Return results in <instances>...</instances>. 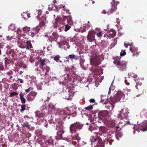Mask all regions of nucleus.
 Listing matches in <instances>:
<instances>
[{
	"mask_svg": "<svg viewBox=\"0 0 147 147\" xmlns=\"http://www.w3.org/2000/svg\"><path fill=\"white\" fill-rule=\"evenodd\" d=\"M57 123V124L56 125V128L55 129L58 130V131L57 132V136L55 137L56 139L65 140L70 143H71L73 144L79 143L80 138L78 136V134L76 132L77 130H80L81 129L82 125L78 123L72 124L69 127L70 131L72 134L71 136H70L64 137L62 136L64 133L62 123L61 121H58Z\"/></svg>",
	"mask_w": 147,
	"mask_h": 147,
	"instance_id": "obj_1",
	"label": "nucleus"
},
{
	"mask_svg": "<svg viewBox=\"0 0 147 147\" xmlns=\"http://www.w3.org/2000/svg\"><path fill=\"white\" fill-rule=\"evenodd\" d=\"M55 104L52 102H50L49 104V109H51V112L53 114L56 115L60 116L61 118H65L66 115H71L73 117H75L76 116V111L74 110H72V109L66 108L65 109V112L64 111L61 110L58 108H56L55 107Z\"/></svg>",
	"mask_w": 147,
	"mask_h": 147,
	"instance_id": "obj_2",
	"label": "nucleus"
},
{
	"mask_svg": "<svg viewBox=\"0 0 147 147\" xmlns=\"http://www.w3.org/2000/svg\"><path fill=\"white\" fill-rule=\"evenodd\" d=\"M94 117L96 121L100 123L103 122L111 127L115 126L116 124L115 120L110 118L109 115L107 111H100L97 115H94Z\"/></svg>",
	"mask_w": 147,
	"mask_h": 147,
	"instance_id": "obj_3",
	"label": "nucleus"
},
{
	"mask_svg": "<svg viewBox=\"0 0 147 147\" xmlns=\"http://www.w3.org/2000/svg\"><path fill=\"white\" fill-rule=\"evenodd\" d=\"M37 142L41 145V147H53L54 144H55L52 137L47 139L44 136H39L37 139Z\"/></svg>",
	"mask_w": 147,
	"mask_h": 147,
	"instance_id": "obj_4",
	"label": "nucleus"
},
{
	"mask_svg": "<svg viewBox=\"0 0 147 147\" xmlns=\"http://www.w3.org/2000/svg\"><path fill=\"white\" fill-rule=\"evenodd\" d=\"M49 61L46 59L40 58L39 60V69L38 71L40 75L46 76L50 68L47 66L46 63Z\"/></svg>",
	"mask_w": 147,
	"mask_h": 147,
	"instance_id": "obj_5",
	"label": "nucleus"
},
{
	"mask_svg": "<svg viewBox=\"0 0 147 147\" xmlns=\"http://www.w3.org/2000/svg\"><path fill=\"white\" fill-rule=\"evenodd\" d=\"M123 110L125 111V113L123 114L124 116L123 117L120 116V117H118L119 120H120L119 122V125L122 127L125 126L127 124L128 125L130 123L129 121H127L128 115L129 113L128 109L127 108L125 107L121 110V112H123Z\"/></svg>",
	"mask_w": 147,
	"mask_h": 147,
	"instance_id": "obj_6",
	"label": "nucleus"
},
{
	"mask_svg": "<svg viewBox=\"0 0 147 147\" xmlns=\"http://www.w3.org/2000/svg\"><path fill=\"white\" fill-rule=\"evenodd\" d=\"M134 130V134L135 133L136 131L139 133L140 131H145L147 130V120H145L143 122L140 123L139 122H137V125H134L133 127Z\"/></svg>",
	"mask_w": 147,
	"mask_h": 147,
	"instance_id": "obj_7",
	"label": "nucleus"
},
{
	"mask_svg": "<svg viewBox=\"0 0 147 147\" xmlns=\"http://www.w3.org/2000/svg\"><path fill=\"white\" fill-rule=\"evenodd\" d=\"M60 38L61 41L60 43H59L58 42H57L59 47L63 48L65 50L69 49V47L68 43L69 38H66L63 36H60Z\"/></svg>",
	"mask_w": 147,
	"mask_h": 147,
	"instance_id": "obj_8",
	"label": "nucleus"
},
{
	"mask_svg": "<svg viewBox=\"0 0 147 147\" xmlns=\"http://www.w3.org/2000/svg\"><path fill=\"white\" fill-rule=\"evenodd\" d=\"M124 97L125 94H124L121 91H118L116 92L115 95L112 98H111L110 100L112 103H114L120 100H121V101H122Z\"/></svg>",
	"mask_w": 147,
	"mask_h": 147,
	"instance_id": "obj_9",
	"label": "nucleus"
},
{
	"mask_svg": "<svg viewBox=\"0 0 147 147\" xmlns=\"http://www.w3.org/2000/svg\"><path fill=\"white\" fill-rule=\"evenodd\" d=\"M113 63L116 65L118 68L120 69L122 71L126 70L127 64V62L126 61H123L120 62L119 60L116 59L114 61Z\"/></svg>",
	"mask_w": 147,
	"mask_h": 147,
	"instance_id": "obj_10",
	"label": "nucleus"
},
{
	"mask_svg": "<svg viewBox=\"0 0 147 147\" xmlns=\"http://www.w3.org/2000/svg\"><path fill=\"white\" fill-rule=\"evenodd\" d=\"M40 111H36L35 114L36 116L38 117H45L46 114L48 112V111L46 109L45 106L43 105L41 108Z\"/></svg>",
	"mask_w": 147,
	"mask_h": 147,
	"instance_id": "obj_11",
	"label": "nucleus"
},
{
	"mask_svg": "<svg viewBox=\"0 0 147 147\" xmlns=\"http://www.w3.org/2000/svg\"><path fill=\"white\" fill-rule=\"evenodd\" d=\"M65 7V6L63 5H59V7H58L56 5H53L52 4H50L49 5L48 8L50 10H54L59 12V10H63L64 12L65 11V10H64V9Z\"/></svg>",
	"mask_w": 147,
	"mask_h": 147,
	"instance_id": "obj_12",
	"label": "nucleus"
},
{
	"mask_svg": "<svg viewBox=\"0 0 147 147\" xmlns=\"http://www.w3.org/2000/svg\"><path fill=\"white\" fill-rule=\"evenodd\" d=\"M95 32L91 30H89L87 36V40L90 42L94 41L95 39Z\"/></svg>",
	"mask_w": 147,
	"mask_h": 147,
	"instance_id": "obj_13",
	"label": "nucleus"
},
{
	"mask_svg": "<svg viewBox=\"0 0 147 147\" xmlns=\"http://www.w3.org/2000/svg\"><path fill=\"white\" fill-rule=\"evenodd\" d=\"M100 56L99 55H95L93 56L91 60V63L92 65L98 64L99 61H100Z\"/></svg>",
	"mask_w": 147,
	"mask_h": 147,
	"instance_id": "obj_14",
	"label": "nucleus"
},
{
	"mask_svg": "<svg viewBox=\"0 0 147 147\" xmlns=\"http://www.w3.org/2000/svg\"><path fill=\"white\" fill-rule=\"evenodd\" d=\"M119 3L118 2H116L114 0H112V2H111V4L112 5V7L111 10L107 12L108 14H110L112 13V11H114L117 8L116 6Z\"/></svg>",
	"mask_w": 147,
	"mask_h": 147,
	"instance_id": "obj_15",
	"label": "nucleus"
},
{
	"mask_svg": "<svg viewBox=\"0 0 147 147\" xmlns=\"http://www.w3.org/2000/svg\"><path fill=\"white\" fill-rule=\"evenodd\" d=\"M46 16H43L41 17L40 20V22L39 26H40V28L43 29L45 28V24L47 23V21L46 20Z\"/></svg>",
	"mask_w": 147,
	"mask_h": 147,
	"instance_id": "obj_16",
	"label": "nucleus"
},
{
	"mask_svg": "<svg viewBox=\"0 0 147 147\" xmlns=\"http://www.w3.org/2000/svg\"><path fill=\"white\" fill-rule=\"evenodd\" d=\"M26 79H28V77L30 78V85L31 86L36 85L37 84V80H36V77L34 76H30L26 75L25 77Z\"/></svg>",
	"mask_w": 147,
	"mask_h": 147,
	"instance_id": "obj_17",
	"label": "nucleus"
},
{
	"mask_svg": "<svg viewBox=\"0 0 147 147\" xmlns=\"http://www.w3.org/2000/svg\"><path fill=\"white\" fill-rule=\"evenodd\" d=\"M40 28V26L39 25L36 28H33L30 33H29L30 35H31L32 37L34 36L38 32Z\"/></svg>",
	"mask_w": 147,
	"mask_h": 147,
	"instance_id": "obj_18",
	"label": "nucleus"
},
{
	"mask_svg": "<svg viewBox=\"0 0 147 147\" xmlns=\"http://www.w3.org/2000/svg\"><path fill=\"white\" fill-rule=\"evenodd\" d=\"M57 36V35L56 32H53L52 33V35L49 37L48 40L49 41L51 42H55Z\"/></svg>",
	"mask_w": 147,
	"mask_h": 147,
	"instance_id": "obj_19",
	"label": "nucleus"
},
{
	"mask_svg": "<svg viewBox=\"0 0 147 147\" xmlns=\"http://www.w3.org/2000/svg\"><path fill=\"white\" fill-rule=\"evenodd\" d=\"M58 16H57V18H55V15H54V18L55 19V20L52 21V23L54 24V27H58L59 26L60 24H61L60 22V20Z\"/></svg>",
	"mask_w": 147,
	"mask_h": 147,
	"instance_id": "obj_20",
	"label": "nucleus"
},
{
	"mask_svg": "<svg viewBox=\"0 0 147 147\" xmlns=\"http://www.w3.org/2000/svg\"><path fill=\"white\" fill-rule=\"evenodd\" d=\"M104 105L107 109H109L110 111L113 110L114 107L113 104L111 103L110 102H104Z\"/></svg>",
	"mask_w": 147,
	"mask_h": 147,
	"instance_id": "obj_21",
	"label": "nucleus"
},
{
	"mask_svg": "<svg viewBox=\"0 0 147 147\" xmlns=\"http://www.w3.org/2000/svg\"><path fill=\"white\" fill-rule=\"evenodd\" d=\"M37 93L35 92L32 91L30 92L28 96V99L31 101H32L36 95Z\"/></svg>",
	"mask_w": 147,
	"mask_h": 147,
	"instance_id": "obj_22",
	"label": "nucleus"
},
{
	"mask_svg": "<svg viewBox=\"0 0 147 147\" xmlns=\"http://www.w3.org/2000/svg\"><path fill=\"white\" fill-rule=\"evenodd\" d=\"M108 37L109 39L114 37L116 35V32L115 30L111 29L108 32Z\"/></svg>",
	"mask_w": 147,
	"mask_h": 147,
	"instance_id": "obj_23",
	"label": "nucleus"
},
{
	"mask_svg": "<svg viewBox=\"0 0 147 147\" xmlns=\"http://www.w3.org/2000/svg\"><path fill=\"white\" fill-rule=\"evenodd\" d=\"M67 94L68 95V96H66L65 97H64V98L67 99L68 100H70L74 95V93L72 90H70L67 93Z\"/></svg>",
	"mask_w": 147,
	"mask_h": 147,
	"instance_id": "obj_24",
	"label": "nucleus"
},
{
	"mask_svg": "<svg viewBox=\"0 0 147 147\" xmlns=\"http://www.w3.org/2000/svg\"><path fill=\"white\" fill-rule=\"evenodd\" d=\"M64 21L67 20V23L70 25H72L73 24V22L71 19V16H65L63 18Z\"/></svg>",
	"mask_w": 147,
	"mask_h": 147,
	"instance_id": "obj_25",
	"label": "nucleus"
},
{
	"mask_svg": "<svg viewBox=\"0 0 147 147\" xmlns=\"http://www.w3.org/2000/svg\"><path fill=\"white\" fill-rule=\"evenodd\" d=\"M22 16L25 20H26L30 17V15L29 13H27L25 12H23L22 13Z\"/></svg>",
	"mask_w": 147,
	"mask_h": 147,
	"instance_id": "obj_26",
	"label": "nucleus"
},
{
	"mask_svg": "<svg viewBox=\"0 0 147 147\" xmlns=\"http://www.w3.org/2000/svg\"><path fill=\"white\" fill-rule=\"evenodd\" d=\"M129 45L130 46L129 50L131 51L132 52L134 53L138 49L137 48L135 47H133V46L132 43Z\"/></svg>",
	"mask_w": 147,
	"mask_h": 147,
	"instance_id": "obj_27",
	"label": "nucleus"
},
{
	"mask_svg": "<svg viewBox=\"0 0 147 147\" xmlns=\"http://www.w3.org/2000/svg\"><path fill=\"white\" fill-rule=\"evenodd\" d=\"M26 49H29L32 48V45L31 44L30 42L28 41L26 42Z\"/></svg>",
	"mask_w": 147,
	"mask_h": 147,
	"instance_id": "obj_28",
	"label": "nucleus"
},
{
	"mask_svg": "<svg viewBox=\"0 0 147 147\" xmlns=\"http://www.w3.org/2000/svg\"><path fill=\"white\" fill-rule=\"evenodd\" d=\"M123 134L121 132H117L115 134L116 138L118 140H119V138H121Z\"/></svg>",
	"mask_w": 147,
	"mask_h": 147,
	"instance_id": "obj_29",
	"label": "nucleus"
},
{
	"mask_svg": "<svg viewBox=\"0 0 147 147\" xmlns=\"http://www.w3.org/2000/svg\"><path fill=\"white\" fill-rule=\"evenodd\" d=\"M68 57L69 58L71 59H75L77 60L78 59V57L74 54L69 55Z\"/></svg>",
	"mask_w": 147,
	"mask_h": 147,
	"instance_id": "obj_30",
	"label": "nucleus"
},
{
	"mask_svg": "<svg viewBox=\"0 0 147 147\" xmlns=\"http://www.w3.org/2000/svg\"><path fill=\"white\" fill-rule=\"evenodd\" d=\"M101 102H105L107 100V96L106 95L100 96Z\"/></svg>",
	"mask_w": 147,
	"mask_h": 147,
	"instance_id": "obj_31",
	"label": "nucleus"
},
{
	"mask_svg": "<svg viewBox=\"0 0 147 147\" xmlns=\"http://www.w3.org/2000/svg\"><path fill=\"white\" fill-rule=\"evenodd\" d=\"M20 96L22 102V103H24L26 102V99L24 98L23 95L22 94H20Z\"/></svg>",
	"mask_w": 147,
	"mask_h": 147,
	"instance_id": "obj_32",
	"label": "nucleus"
},
{
	"mask_svg": "<svg viewBox=\"0 0 147 147\" xmlns=\"http://www.w3.org/2000/svg\"><path fill=\"white\" fill-rule=\"evenodd\" d=\"M18 46L20 48L22 49H24L26 48V44L25 43L23 42L20 43V42L18 43Z\"/></svg>",
	"mask_w": 147,
	"mask_h": 147,
	"instance_id": "obj_33",
	"label": "nucleus"
},
{
	"mask_svg": "<svg viewBox=\"0 0 147 147\" xmlns=\"http://www.w3.org/2000/svg\"><path fill=\"white\" fill-rule=\"evenodd\" d=\"M25 36L24 34L20 35L18 37V39L19 40L23 41L24 40V39H25Z\"/></svg>",
	"mask_w": 147,
	"mask_h": 147,
	"instance_id": "obj_34",
	"label": "nucleus"
},
{
	"mask_svg": "<svg viewBox=\"0 0 147 147\" xmlns=\"http://www.w3.org/2000/svg\"><path fill=\"white\" fill-rule=\"evenodd\" d=\"M80 65L81 66L82 68H83L84 69V65L83 64V63L84 62V60L83 59L81 58L80 59Z\"/></svg>",
	"mask_w": 147,
	"mask_h": 147,
	"instance_id": "obj_35",
	"label": "nucleus"
},
{
	"mask_svg": "<svg viewBox=\"0 0 147 147\" xmlns=\"http://www.w3.org/2000/svg\"><path fill=\"white\" fill-rule=\"evenodd\" d=\"M15 28V26L13 24H11L8 27L9 30H14Z\"/></svg>",
	"mask_w": 147,
	"mask_h": 147,
	"instance_id": "obj_36",
	"label": "nucleus"
},
{
	"mask_svg": "<svg viewBox=\"0 0 147 147\" xmlns=\"http://www.w3.org/2000/svg\"><path fill=\"white\" fill-rule=\"evenodd\" d=\"M125 108L121 109L120 111H119V113L117 115V117H120V116H121L122 117H123L124 116L123 115V114L125 113V111L124 110L123 111V112L121 113V110L123 109H124Z\"/></svg>",
	"mask_w": 147,
	"mask_h": 147,
	"instance_id": "obj_37",
	"label": "nucleus"
},
{
	"mask_svg": "<svg viewBox=\"0 0 147 147\" xmlns=\"http://www.w3.org/2000/svg\"><path fill=\"white\" fill-rule=\"evenodd\" d=\"M26 105H22L21 106V109L20 110L21 112L22 113L26 110Z\"/></svg>",
	"mask_w": 147,
	"mask_h": 147,
	"instance_id": "obj_38",
	"label": "nucleus"
},
{
	"mask_svg": "<svg viewBox=\"0 0 147 147\" xmlns=\"http://www.w3.org/2000/svg\"><path fill=\"white\" fill-rule=\"evenodd\" d=\"M22 126L23 127H28V128H29L30 125L28 124V123L27 122L24 123H23L22 124Z\"/></svg>",
	"mask_w": 147,
	"mask_h": 147,
	"instance_id": "obj_39",
	"label": "nucleus"
},
{
	"mask_svg": "<svg viewBox=\"0 0 147 147\" xmlns=\"http://www.w3.org/2000/svg\"><path fill=\"white\" fill-rule=\"evenodd\" d=\"M23 30L25 32H27L29 31L30 28L26 26L23 28Z\"/></svg>",
	"mask_w": 147,
	"mask_h": 147,
	"instance_id": "obj_40",
	"label": "nucleus"
},
{
	"mask_svg": "<svg viewBox=\"0 0 147 147\" xmlns=\"http://www.w3.org/2000/svg\"><path fill=\"white\" fill-rule=\"evenodd\" d=\"M130 76L132 77L133 78H136L137 76L136 74L133 73H130V74H129L128 76Z\"/></svg>",
	"mask_w": 147,
	"mask_h": 147,
	"instance_id": "obj_41",
	"label": "nucleus"
},
{
	"mask_svg": "<svg viewBox=\"0 0 147 147\" xmlns=\"http://www.w3.org/2000/svg\"><path fill=\"white\" fill-rule=\"evenodd\" d=\"M96 129V128L94 127L92 125H90L89 128V130L91 132L94 131Z\"/></svg>",
	"mask_w": 147,
	"mask_h": 147,
	"instance_id": "obj_42",
	"label": "nucleus"
},
{
	"mask_svg": "<svg viewBox=\"0 0 147 147\" xmlns=\"http://www.w3.org/2000/svg\"><path fill=\"white\" fill-rule=\"evenodd\" d=\"M93 108L92 105H89V106L85 108V109L88 111H89Z\"/></svg>",
	"mask_w": 147,
	"mask_h": 147,
	"instance_id": "obj_43",
	"label": "nucleus"
},
{
	"mask_svg": "<svg viewBox=\"0 0 147 147\" xmlns=\"http://www.w3.org/2000/svg\"><path fill=\"white\" fill-rule=\"evenodd\" d=\"M114 81V80H113V82H112L111 84V85L109 88V89H111V90H113L114 89V88H115V86L113 85Z\"/></svg>",
	"mask_w": 147,
	"mask_h": 147,
	"instance_id": "obj_44",
	"label": "nucleus"
},
{
	"mask_svg": "<svg viewBox=\"0 0 147 147\" xmlns=\"http://www.w3.org/2000/svg\"><path fill=\"white\" fill-rule=\"evenodd\" d=\"M59 55H57L54 57V59L57 62H59Z\"/></svg>",
	"mask_w": 147,
	"mask_h": 147,
	"instance_id": "obj_45",
	"label": "nucleus"
},
{
	"mask_svg": "<svg viewBox=\"0 0 147 147\" xmlns=\"http://www.w3.org/2000/svg\"><path fill=\"white\" fill-rule=\"evenodd\" d=\"M126 54V53L125 51H122L120 53L121 56H123Z\"/></svg>",
	"mask_w": 147,
	"mask_h": 147,
	"instance_id": "obj_46",
	"label": "nucleus"
},
{
	"mask_svg": "<svg viewBox=\"0 0 147 147\" xmlns=\"http://www.w3.org/2000/svg\"><path fill=\"white\" fill-rule=\"evenodd\" d=\"M70 26L69 25H67L65 26V30L66 31L69 30L70 28Z\"/></svg>",
	"mask_w": 147,
	"mask_h": 147,
	"instance_id": "obj_47",
	"label": "nucleus"
},
{
	"mask_svg": "<svg viewBox=\"0 0 147 147\" xmlns=\"http://www.w3.org/2000/svg\"><path fill=\"white\" fill-rule=\"evenodd\" d=\"M4 69V67L3 65L1 63H0V70L3 71Z\"/></svg>",
	"mask_w": 147,
	"mask_h": 147,
	"instance_id": "obj_48",
	"label": "nucleus"
},
{
	"mask_svg": "<svg viewBox=\"0 0 147 147\" xmlns=\"http://www.w3.org/2000/svg\"><path fill=\"white\" fill-rule=\"evenodd\" d=\"M96 35L98 37H101L102 36V34L101 32H99L98 33H97Z\"/></svg>",
	"mask_w": 147,
	"mask_h": 147,
	"instance_id": "obj_49",
	"label": "nucleus"
},
{
	"mask_svg": "<svg viewBox=\"0 0 147 147\" xmlns=\"http://www.w3.org/2000/svg\"><path fill=\"white\" fill-rule=\"evenodd\" d=\"M33 88L32 87H30L28 89L25 90V91L26 92H28L31 90L33 89Z\"/></svg>",
	"mask_w": 147,
	"mask_h": 147,
	"instance_id": "obj_50",
	"label": "nucleus"
},
{
	"mask_svg": "<svg viewBox=\"0 0 147 147\" xmlns=\"http://www.w3.org/2000/svg\"><path fill=\"white\" fill-rule=\"evenodd\" d=\"M20 67L23 68H26L27 67V66L26 65L24 64H22L20 65Z\"/></svg>",
	"mask_w": 147,
	"mask_h": 147,
	"instance_id": "obj_51",
	"label": "nucleus"
},
{
	"mask_svg": "<svg viewBox=\"0 0 147 147\" xmlns=\"http://www.w3.org/2000/svg\"><path fill=\"white\" fill-rule=\"evenodd\" d=\"M18 94V93L16 92H14L12 93H11L10 94V96H12L13 95H17Z\"/></svg>",
	"mask_w": 147,
	"mask_h": 147,
	"instance_id": "obj_52",
	"label": "nucleus"
},
{
	"mask_svg": "<svg viewBox=\"0 0 147 147\" xmlns=\"http://www.w3.org/2000/svg\"><path fill=\"white\" fill-rule=\"evenodd\" d=\"M146 112L147 113V111L146 112V110L142 111L140 113L141 116V117Z\"/></svg>",
	"mask_w": 147,
	"mask_h": 147,
	"instance_id": "obj_53",
	"label": "nucleus"
},
{
	"mask_svg": "<svg viewBox=\"0 0 147 147\" xmlns=\"http://www.w3.org/2000/svg\"><path fill=\"white\" fill-rule=\"evenodd\" d=\"M38 15V16H40L41 13V11L40 10H38L37 11Z\"/></svg>",
	"mask_w": 147,
	"mask_h": 147,
	"instance_id": "obj_54",
	"label": "nucleus"
},
{
	"mask_svg": "<svg viewBox=\"0 0 147 147\" xmlns=\"http://www.w3.org/2000/svg\"><path fill=\"white\" fill-rule=\"evenodd\" d=\"M67 76L66 75H64L63 76H62V77L63 79H64V80H65L67 79L66 77Z\"/></svg>",
	"mask_w": 147,
	"mask_h": 147,
	"instance_id": "obj_55",
	"label": "nucleus"
},
{
	"mask_svg": "<svg viewBox=\"0 0 147 147\" xmlns=\"http://www.w3.org/2000/svg\"><path fill=\"white\" fill-rule=\"evenodd\" d=\"M12 74H13L12 72L11 71H10L9 72H8L7 73V75H8L9 76V75H12Z\"/></svg>",
	"mask_w": 147,
	"mask_h": 147,
	"instance_id": "obj_56",
	"label": "nucleus"
},
{
	"mask_svg": "<svg viewBox=\"0 0 147 147\" xmlns=\"http://www.w3.org/2000/svg\"><path fill=\"white\" fill-rule=\"evenodd\" d=\"M18 80L20 81V83L22 84L23 83L24 81L23 80L20 78H18Z\"/></svg>",
	"mask_w": 147,
	"mask_h": 147,
	"instance_id": "obj_57",
	"label": "nucleus"
},
{
	"mask_svg": "<svg viewBox=\"0 0 147 147\" xmlns=\"http://www.w3.org/2000/svg\"><path fill=\"white\" fill-rule=\"evenodd\" d=\"M90 27V25L89 24H87V25H86L85 26V28H87L88 29Z\"/></svg>",
	"mask_w": 147,
	"mask_h": 147,
	"instance_id": "obj_58",
	"label": "nucleus"
},
{
	"mask_svg": "<svg viewBox=\"0 0 147 147\" xmlns=\"http://www.w3.org/2000/svg\"><path fill=\"white\" fill-rule=\"evenodd\" d=\"M24 117L25 118L26 120H27L28 119H30V117L27 116H24Z\"/></svg>",
	"mask_w": 147,
	"mask_h": 147,
	"instance_id": "obj_59",
	"label": "nucleus"
},
{
	"mask_svg": "<svg viewBox=\"0 0 147 147\" xmlns=\"http://www.w3.org/2000/svg\"><path fill=\"white\" fill-rule=\"evenodd\" d=\"M90 102L91 103V102H95V100L94 99H90Z\"/></svg>",
	"mask_w": 147,
	"mask_h": 147,
	"instance_id": "obj_60",
	"label": "nucleus"
},
{
	"mask_svg": "<svg viewBox=\"0 0 147 147\" xmlns=\"http://www.w3.org/2000/svg\"><path fill=\"white\" fill-rule=\"evenodd\" d=\"M129 44H128L127 45L125 43V42L124 45V46L126 47L127 48L128 47V45H129Z\"/></svg>",
	"mask_w": 147,
	"mask_h": 147,
	"instance_id": "obj_61",
	"label": "nucleus"
},
{
	"mask_svg": "<svg viewBox=\"0 0 147 147\" xmlns=\"http://www.w3.org/2000/svg\"><path fill=\"white\" fill-rule=\"evenodd\" d=\"M126 91L127 92H130L131 91V90L129 89H128V88H127L126 89Z\"/></svg>",
	"mask_w": 147,
	"mask_h": 147,
	"instance_id": "obj_62",
	"label": "nucleus"
},
{
	"mask_svg": "<svg viewBox=\"0 0 147 147\" xmlns=\"http://www.w3.org/2000/svg\"><path fill=\"white\" fill-rule=\"evenodd\" d=\"M11 37L10 38H9V36H7V39L8 40H10L11 39Z\"/></svg>",
	"mask_w": 147,
	"mask_h": 147,
	"instance_id": "obj_63",
	"label": "nucleus"
},
{
	"mask_svg": "<svg viewBox=\"0 0 147 147\" xmlns=\"http://www.w3.org/2000/svg\"><path fill=\"white\" fill-rule=\"evenodd\" d=\"M27 136L28 137H30L31 136V134L30 133H28L27 134Z\"/></svg>",
	"mask_w": 147,
	"mask_h": 147,
	"instance_id": "obj_64",
	"label": "nucleus"
}]
</instances>
